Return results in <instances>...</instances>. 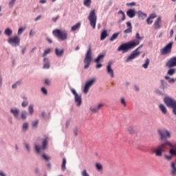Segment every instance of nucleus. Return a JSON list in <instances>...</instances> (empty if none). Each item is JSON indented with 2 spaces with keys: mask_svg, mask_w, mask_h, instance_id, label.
<instances>
[{
  "mask_svg": "<svg viewBox=\"0 0 176 176\" xmlns=\"http://www.w3.org/2000/svg\"><path fill=\"white\" fill-rule=\"evenodd\" d=\"M118 36H119V33H115L113 36L110 38L111 42H113L115 39H118Z\"/></svg>",
  "mask_w": 176,
  "mask_h": 176,
  "instance_id": "obj_31",
  "label": "nucleus"
},
{
  "mask_svg": "<svg viewBox=\"0 0 176 176\" xmlns=\"http://www.w3.org/2000/svg\"><path fill=\"white\" fill-rule=\"evenodd\" d=\"M168 75L172 76L175 74V69H172V67L168 71Z\"/></svg>",
  "mask_w": 176,
  "mask_h": 176,
  "instance_id": "obj_37",
  "label": "nucleus"
},
{
  "mask_svg": "<svg viewBox=\"0 0 176 176\" xmlns=\"http://www.w3.org/2000/svg\"><path fill=\"white\" fill-rule=\"evenodd\" d=\"M41 91L43 93H44L45 94H47V90H46V88H45V87L41 88Z\"/></svg>",
  "mask_w": 176,
  "mask_h": 176,
  "instance_id": "obj_55",
  "label": "nucleus"
},
{
  "mask_svg": "<svg viewBox=\"0 0 176 176\" xmlns=\"http://www.w3.org/2000/svg\"><path fill=\"white\" fill-rule=\"evenodd\" d=\"M138 16L139 19H142V20L146 19V16H147L146 14H145L141 11L138 12Z\"/></svg>",
  "mask_w": 176,
  "mask_h": 176,
  "instance_id": "obj_23",
  "label": "nucleus"
},
{
  "mask_svg": "<svg viewBox=\"0 0 176 176\" xmlns=\"http://www.w3.org/2000/svg\"><path fill=\"white\" fill-rule=\"evenodd\" d=\"M159 107L162 113H164V115H166V113H167V108H166V106H164V104H160Z\"/></svg>",
  "mask_w": 176,
  "mask_h": 176,
  "instance_id": "obj_25",
  "label": "nucleus"
},
{
  "mask_svg": "<svg viewBox=\"0 0 176 176\" xmlns=\"http://www.w3.org/2000/svg\"><path fill=\"white\" fill-rule=\"evenodd\" d=\"M135 38L138 40H133L129 43H125L120 45L118 48V51L126 53L131 49H134L135 46H138V45H140V41H142V39H144V36H140V33L138 32L136 33Z\"/></svg>",
  "mask_w": 176,
  "mask_h": 176,
  "instance_id": "obj_1",
  "label": "nucleus"
},
{
  "mask_svg": "<svg viewBox=\"0 0 176 176\" xmlns=\"http://www.w3.org/2000/svg\"><path fill=\"white\" fill-rule=\"evenodd\" d=\"M50 53V49L46 50L43 54V57H46V56H47V54H49Z\"/></svg>",
  "mask_w": 176,
  "mask_h": 176,
  "instance_id": "obj_41",
  "label": "nucleus"
},
{
  "mask_svg": "<svg viewBox=\"0 0 176 176\" xmlns=\"http://www.w3.org/2000/svg\"><path fill=\"white\" fill-rule=\"evenodd\" d=\"M164 157H165V159L166 160H171L172 159H173V155H166L165 156H164Z\"/></svg>",
  "mask_w": 176,
  "mask_h": 176,
  "instance_id": "obj_46",
  "label": "nucleus"
},
{
  "mask_svg": "<svg viewBox=\"0 0 176 176\" xmlns=\"http://www.w3.org/2000/svg\"><path fill=\"white\" fill-rule=\"evenodd\" d=\"M102 107H104V104L101 103L96 107H90L89 109L91 112H94V113H97V112H98V111H100Z\"/></svg>",
  "mask_w": 176,
  "mask_h": 176,
  "instance_id": "obj_15",
  "label": "nucleus"
},
{
  "mask_svg": "<svg viewBox=\"0 0 176 176\" xmlns=\"http://www.w3.org/2000/svg\"><path fill=\"white\" fill-rule=\"evenodd\" d=\"M88 19L91 26L92 27L93 30H94L97 24V15L96 14V10H92L90 12Z\"/></svg>",
  "mask_w": 176,
  "mask_h": 176,
  "instance_id": "obj_5",
  "label": "nucleus"
},
{
  "mask_svg": "<svg viewBox=\"0 0 176 176\" xmlns=\"http://www.w3.org/2000/svg\"><path fill=\"white\" fill-rule=\"evenodd\" d=\"M149 19H151V20H153V19H156V14H151L149 17Z\"/></svg>",
  "mask_w": 176,
  "mask_h": 176,
  "instance_id": "obj_50",
  "label": "nucleus"
},
{
  "mask_svg": "<svg viewBox=\"0 0 176 176\" xmlns=\"http://www.w3.org/2000/svg\"><path fill=\"white\" fill-rule=\"evenodd\" d=\"M164 101L166 107H168L169 108H173V107L176 105L175 100L170 97H165Z\"/></svg>",
  "mask_w": 176,
  "mask_h": 176,
  "instance_id": "obj_8",
  "label": "nucleus"
},
{
  "mask_svg": "<svg viewBox=\"0 0 176 176\" xmlns=\"http://www.w3.org/2000/svg\"><path fill=\"white\" fill-rule=\"evenodd\" d=\"M107 74L113 78V70L112 69V63H109L107 67Z\"/></svg>",
  "mask_w": 176,
  "mask_h": 176,
  "instance_id": "obj_17",
  "label": "nucleus"
},
{
  "mask_svg": "<svg viewBox=\"0 0 176 176\" xmlns=\"http://www.w3.org/2000/svg\"><path fill=\"white\" fill-rule=\"evenodd\" d=\"M17 85H20V82H17L12 85V89H16L17 87Z\"/></svg>",
  "mask_w": 176,
  "mask_h": 176,
  "instance_id": "obj_57",
  "label": "nucleus"
},
{
  "mask_svg": "<svg viewBox=\"0 0 176 176\" xmlns=\"http://www.w3.org/2000/svg\"><path fill=\"white\" fill-rule=\"evenodd\" d=\"M25 28H21L18 30V35H21L23 34V31H24Z\"/></svg>",
  "mask_w": 176,
  "mask_h": 176,
  "instance_id": "obj_45",
  "label": "nucleus"
},
{
  "mask_svg": "<svg viewBox=\"0 0 176 176\" xmlns=\"http://www.w3.org/2000/svg\"><path fill=\"white\" fill-rule=\"evenodd\" d=\"M150 60L149 59H146L145 61V63L142 65L143 68L146 69L148 68V65H149Z\"/></svg>",
  "mask_w": 176,
  "mask_h": 176,
  "instance_id": "obj_39",
  "label": "nucleus"
},
{
  "mask_svg": "<svg viewBox=\"0 0 176 176\" xmlns=\"http://www.w3.org/2000/svg\"><path fill=\"white\" fill-rule=\"evenodd\" d=\"M39 123V121H35L32 123L33 127H36L38 126V124Z\"/></svg>",
  "mask_w": 176,
  "mask_h": 176,
  "instance_id": "obj_56",
  "label": "nucleus"
},
{
  "mask_svg": "<svg viewBox=\"0 0 176 176\" xmlns=\"http://www.w3.org/2000/svg\"><path fill=\"white\" fill-rule=\"evenodd\" d=\"M129 131L130 134H133V133L134 131L133 130L132 128H130V129H129Z\"/></svg>",
  "mask_w": 176,
  "mask_h": 176,
  "instance_id": "obj_64",
  "label": "nucleus"
},
{
  "mask_svg": "<svg viewBox=\"0 0 176 176\" xmlns=\"http://www.w3.org/2000/svg\"><path fill=\"white\" fill-rule=\"evenodd\" d=\"M104 57H105V54L98 55L97 58L95 59V63H97L98 64L100 61H101V60H104Z\"/></svg>",
  "mask_w": 176,
  "mask_h": 176,
  "instance_id": "obj_24",
  "label": "nucleus"
},
{
  "mask_svg": "<svg viewBox=\"0 0 176 176\" xmlns=\"http://www.w3.org/2000/svg\"><path fill=\"white\" fill-rule=\"evenodd\" d=\"M75 102L76 103L77 107H80L82 105V96L80 95H76L74 96Z\"/></svg>",
  "mask_w": 176,
  "mask_h": 176,
  "instance_id": "obj_16",
  "label": "nucleus"
},
{
  "mask_svg": "<svg viewBox=\"0 0 176 176\" xmlns=\"http://www.w3.org/2000/svg\"><path fill=\"white\" fill-rule=\"evenodd\" d=\"M8 43H10L12 46H19V45H20V38L17 36L11 37L9 38Z\"/></svg>",
  "mask_w": 176,
  "mask_h": 176,
  "instance_id": "obj_10",
  "label": "nucleus"
},
{
  "mask_svg": "<svg viewBox=\"0 0 176 176\" xmlns=\"http://www.w3.org/2000/svg\"><path fill=\"white\" fill-rule=\"evenodd\" d=\"M25 146L28 151L30 152V144L26 143Z\"/></svg>",
  "mask_w": 176,
  "mask_h": 176,
  "instance_id": "obj_59",
  "label": "nucleus"
},
{
  "mask_svg": "<svg viewBox=\"0 0 176 176\" xmlns=\"http://www.w3.org/2000/svg\"><path fill=\"white\" fill-rule=\"evenodd\" d=\"M173 49V43L167 44L164 48L160 50L161 56H166V54H170L171 50Z\"/></svg>",
  "mask_w": 176,
  "mask_h": 176,
  "instance_id": "obj_6",
  "label": "nucleus"
},
{
  "mask_svg": "<svg viewBox=\"0 0 176 176\" xmlns=\"http://www.w3.org/2000/svg\"><path fill=\"white\" fill-rule=\"evenodd\" d=\"M78 133H79V129H78V128H75L74 129V135H78Z\"/></svg>",
  "mask_w": 176,
  "mask_h": 176,
  "instance_id": "obj_48",
  "label": "nucleus"
},
{
  "mask_svg": "<svg viewBox=\"0 0 176 176\" xmlns=\"http://www.w3.org/2000/svg\"><path fill=\"white\" fill-rule=\"evenodd\" d=\"M92 60L93 58H91V46L89 45L84 59V64H85L84 68L85 69H87V68L90 67V64H91Z\"/></svg>",
  "mask_w": 176,
  "mask_h": 176,
  "instance_id": "obj_4",
  "label": "nucleus"
},
{
  "mask_svg": "<svg viewBox=\"0 0 176 176\" xmlns=\"http://www.w3.org/2000/svg\"><path fill=\"white\" fill-rule=\"evenodd\" d=\"M118 14H122L121 21H124V20H126V14H124V12L120 10L118 11Z\"/></svg>",
  "mask_w": 176,
  "mask_h": 176,
  "instance_id": "obj_30",
  "label": "nucleus"
},
{
  "mask_svg": "<svg viewBox=\"0 0 176 176\" xmlns=\"http://www.w3.org/2000/svg\"><path fill=\"white\" fill-rule=\"evenodd\" d=\"M44 63H45L43 67L44 69H49L50 68V63H49V60L47 58H44Z\"/></svg>",
  "mask_w": 176,
  "mask_h": 176,
  "instance_id": "obj_22",
  "label": "nucleus"
},
{
  "mask_svg": "<svg viewBox=\"0 0 176 176\" xmlns=\"http://www.w3.org/2000/svg\"><path fill=\"white\" fill-rule=\"evenodd\" d=\"M109 34H108V30H104L102 32L100 35V41H104L107 36H108Z\"/></svg>",
  "mask_w": 176,
  "mask_h": 176,
  "instance_id": "obj_21",
  "label": "nucleus"
},
{
  "mask_svg": "<svg viewBox=\"0 0 176 176\" xmlns=\"http://www.w3.org/2000/svg\"><path fill=\"white\" fill-rule=\"evenodd\" d=\"M57 20H58V16H56V17H54L52 19V21L54 22V23H56V21H57Z\"/></svg>",
  "mask_w": 176,
  "mask_h": 176,
  "instance_id": "obj_58",
  "label": "nucleus"
},
{
  "mask_svg": "<svg viewBox=\"0 0 176 176\" xmlns=\"http://www.w3.org/2000/svg\"><path fill=\"white\" fill-rule=\"evenodd\" d=\"M158 133L161 136V140H165L167 137H170V132L167 130H159Z\"/></svg>",
  "mask_w": 176,
  "mask_h": 176,
  "instance_id": "obj_12",
  "label": "nucleus"
},
{
  "mask_svg": "<svg viewBox=\"0 0 176 176\" xmlns=\"http://www.w3.org/2000/svg\"><path fill=\"white\" fill-rule=\"evenodd\" d=\"M28 111L30 115H32L34 113V106L30 105L28 107Z\"/></svg>",
  "mask_w": 176,
  "mask_h": 176,
  "instance_id": "obj_40",
  "label": "nucleus"
},
{
  "mask_svg": "<svg viewBox=\"0 0 176 176\" xmlns=\"http://www.w3.org/2000/svg\"><path fill=\"white\" fill-rule=\"evenodd\" d=\"M142 45H140L136 50H135L132 54L126 58V63H129V61H131V60H134L135 57H138L141 52H138V50L141 49L142 47Z\"/></svg>",
  "mask_w": 176,
  "mask_h": 176,
  "instance_id": "obj_7",
  "label": "nucleus"
},
{
  "mask_svg": "<svg viewBox=\"0 0 176 176\" xmlns=\"http://www.w3.org/2000/svg\"><path fill=\"white\" fill-rule=\"evenodd\" d=\"M166 145H168L170 148H174V145L169 142L161 144L155 149L153 150V153H155L156 157H162V156H163V152L166 151Z\"/></svg>",
  "mask_w": 176,
  "mask_h": 176,
  "instance_id": "obj_2",
  "label": "nucleus"
},
{
  "mask_svg": "<svg viewBox=\"0 0 176 176\" xmlns=\"http://www.w3.org/2000/svg\"><path fill=\"white\" fill-rule=\"evenodd\" d=\"M10 112L14 115V118H19V109H11Z\"/></svg>",
  "mask_w": 176,
  "mask_h": 176,
  "instance_id": "obj_26",
  "label": "nucleus"
},
{
  "mask_svg": "<svg viewBox=\"0 0 176 176\" xmlns=\"http://www.w3.org/2000/svg\"><path fill=\"white\" fill-rule=\"evenodd\" d=\"M52 34L54 35V36L58 38V39H60V41H66V39L68 38V34L65 30H60L56 29L53 30Z\"/></svg>",
  "mask_w": 176,
  "mask_h": 176,
  "instance_id": "obj_3",
  "label": "nucleus"
},
{
  "mask_svg": "<svg viewBox=\"0 0 176 176\" xmlns=\"http://www.w3.org/2000/svg\"><path fill=\"white\" fill-rule=\"evenodd\" d=\"M66 164H67V160H65V158H63V163H62V166H61V170H62V171H65V170H66V167H65V166H66Z\"/></svg>",
  "mask_w": 176,
  "mask_h": 176,
  "instance_id": "obj_28",
  "label": "nucleus"
},
{
  "mask_svg": "<svg viewBox=\"0 0 176 176\" xmlns=\"http://www.w3.org/2000/svg\"><path fill=\"white\" fill-rule=\"evenodd\" d=\"M14 3H16V0H10L8 3L9 8H13V6H14Z\"/></svg>",
  "mask_w": 176,
  "mask_h": 176,
  "instance_id": "obj_38",
  "label": "nucleus"
},
{
  "mask_svg": "<svg viewBox=\"0 0 176 176\" xmlns=\"http://www.w3.org/2000/svg\"><path fill=\"white\" fill-rule=\"evenodd\" d=\"M45 85H50V81L48 79H46V80H45Z\"/></svg>",
  "mask_w": 176,
  "mask_h": 176,
  "instance_id": "obj_63",
  "label": "nucleus"
},
{
  "mask_svg": "<svg viewBox=\"0 0 176 176\" xmlns=\"http://www.w3.org/2000/svg\"><path fill=\"white\" fill-rule=\"evenodd\" d=\"M101 67H102V65L101 63H98L96 65V68H101Z\"/></svg>",
  "mask_w": 176,
  "mask_h": 176,
  "instance_id": "obj_62",
  "label": "nucleus"
},
{
  "mask_svg": "<svg viewBox=\"0 0 176 176\" xmlns=\"http://www.w3.org/2000/svg\"><path fill=\"white\" fill-rule=\"evenodd\" d=\"M23 130L28 129V124L24 123V124H23Z\"/></svg>",
  "mask_w": 176,
  "mask_h": 176,
  "instance_id": "obj_51",
  "label": "nucleus"
},
{
  "mask_svg": "<svg viewBox=\"0 0 176 176\" xmlns=\"http://www.w3.org/2000/svg\"><path fill=\"white\" fill-rule=\"evenodd\" d=\"M121 104H122L124 107H126V100H124V98H121Z\"/></svg>",
  "mask_w": 176,
  "mask_h": 176,
  "instance_id": "obj_53",
  "label": "nucleus"
},
{
  "mask_svg": "<svg viewBox=\"0 0 176 176\" xmlns=\"http://www.w3.org/2000/svg\"><path fill=\"white\" fill-rule=\"evenodd\" d=\"M126 15L128 17H130V19H133V17H135V10L133 9H130L126 12Z\"/></svg>",
  "mask_w": 176,
  "mask_h": 176,
  "instance_id": "obj_19",
  "label": "nucleus"
},
{
  "mask_svg": "<svg viewBox=\"0 0 176 176\" xmlns=\"http://www.w3.org/2000/svg\"><path fill=\"white\" fill-rule=\"evenodd\" d=\"M169 154L172 155L173 157L174 156H176V151L174 148H170L169 150Z\"/></svg>",
  "mask_w": 176,
  "mask_h": 176,
  "instance_id": "obj_36",
  "label": "nucleus"
},
{
  "mask_svg": "<svg viewBox=\"0 0 176 176\" xmlns=\"http://www.w3.org/2000/svg\"><path fill=\"white\" fill-rule=\"evenodd\" d=\"M55 54L58 57H63L64 54V50H60L58 48H56Z\"/></svg>",
  "mask_w": 176,
  "mask_h": 176,
  "instance_id": "obj_20",
  "label": "nucleus"
},
{
  "mask_svg": "<svg viewBox=\"0 0 176 176\" xmlns=\"http://www.w3.org/2000/svg\"><path fill=\"white\" fill-rule=\"evenodd\" d=\"M172 109H173V113H174V115H176V105L172 107Z\"/></svg>",
  "mask_w": 176,
  "mask_h": 176,
  "instance_id": "obj_60",
  "label": "nucleus"
},
{
  "mask_svg": "<svg viewBox=\"0 0 176 176\" xmlns=\"http://www.w3.org/2000/svg\"><path fill=\"white\" fill-rule=\"evenodd\" d=\"M81 174L82 176H90L86 170H82Z\"/></svg>",
  "mask_w": 176,
  "mask_h": 176,
  "instance_id": "obj_47",
  "label": "nucleus"
},
{
  "mask_svg": "<svg viewBox=\"0 0 176 176\" xmlns=\"http://www.w3.org/2000/svg\"><path fill=\"white\" fill-rule=\"evenodd\" d=\"M35 149H36V152L39 153L41 152V149H42V147H39L38 145L36 144Z\"/></svg>",
  "mask_w": 176,
  "mask_h": 176,
  "instance_id": "obj_44",
  "label": "nucleus"
},
{
  "mask_svg": "<svg viewBox=\"0 0 176 176\" xmlns=\"http://www.w3.org/2000/svg\"><path fill=\"white\" fill-rule=\"evenodd\" d=\"M80 27V23H77L72 28V31H76Z\"/></svg>",
  "mask_w": 176,
  "mask_h": 176,
  "instance_id": "obj_33",
  "label": "nucleus"
},
{
  "mask_svg": "<svg viewBox=\"0 0 176 176\" xmlns=\"http://www.w3.org/2000/svg\"><path fill=\"white\" fill-rule=\"evenodd\" d=\"M96 167L98 171H102V165L101 164L97 163Z\"/></svg>",
  "mask_w": 176,
  "mask_h": 176,
  "instance_id": "obj_35",
  "label": "nucleus"
},
{
  "mask_svg": "<svg viewBox=\"0 0 176 176\" xmlns=\"http://www.w3.org/2000/svg\"><path fill=\"white\" fill-rule=\"evenodd\" d=\"M42 16L39 15L35 19L34 21H38V20H40V19H41Z\"/></svg>",
  "mask_w": 176,
  "mask_h": 176,
  "instance_id": "obj_61",
  "label": "nucleus"
},
{
  "mask_svg": "<svg viewBox=\"0 0 176 176\" xmlns=\"http://www.w3.org/2000/svg\"><path fill=\"white\" fill-rule=\"evenodd\" d=\"M72 93H73L74 97H76V96H78V93H76V90L74 89H72Z\"/></svg>",
  "mask_w": 176,
  "mask_h": 176,
  "instance_id": "obj_49",
  "label": "nucleus"
},
{
  "mask_svg": "<svg viewBox=\"0 0 176 176\" xmlns=\"http://www.w3.org/2000/svg\"><path fill=\"white\" fill-rule=\"evenodd\" d=\"M126 6H135V2L128 3H126Z\"/></svg>",
  "mask_w": 176,
  "mask_h": 176,
  "instance_id": "obj_52",
  "label": "nucleus"
},
{
  "mask_svg": "<svg viewBox=\"0 0 176 176\" xmlns=\"http://www.w3.org/2000/svg\"><path fill=\"white\" fill-rule=\"evenodd\" d=\"M90 5H91V0H84L85 6H87V8H90Z\"/></svg>",
  "mask_w": 176,
  "mask_h": 176,
  "instance_id": "obj_32",
  "label": "nucleus"
},
{
  "mask_svg": "<svg viewBox=\"0 0 176 176\" xmlns=\"http://www.w3.org/2000/svg\"><path fill=\"white\" fill-rule=\"evenodd\" d=\"M49 142V138H45L43 140L42 143V149H46V146H47V143Z\"/></svg>",
  "mask_w": 176,
  "mask_h": 176,
  "instance_id": "obj_27",
  "label": "nucleus"
},
{
  "mask_svg": "<svg viewBox=\"0 0 176 176\" xmlns=\"http://www.w3.org/2000/svg\"><path fill=\"white\" fill-rule=\"evenodd\" d=\"M170 175H176V160L170 162Z\"/></svg>",
  "mask_w": 176,
  "mask_h": 176,
  "instance_id": "obj_13",
  "label": "nucleus"
},
{
  "mask_svg": "<svg viewBox=\"0 0 176 176\" xmlns=\"http://www.w3.org/2000/svg\"><path fill=\"white\" fill-rule=\"evenodd\" d=\"M160 23H162V18L158 17L154 23V27L155 30H159L161 28Z\"/></svg>",
  "mask_w": 176,
  "mask_h": 176,
  "instance_id": "obj_18",
  "label": "nucleus"
},
{
  "mask_svg": "<svg viewBox=\"0 0 176 176\" xmlns=\"http://www.w3.org/2000/svg\"><path fill=\"white\" fill-rule=\"evenodd\" d=\"M146 23H147V24H148V25H151V24H152V23H153V20L148 17L146 19Z\"/></svg>",
  "mask_w": 176,
  "mask_h": 176,
  "instance_id": "obj_43",
  "label": "nucleus"
},
{
  "mask_svg": "<svg viewBox=\"0 0 176 176\" xmlns=\"http://www.w3.org/2000/svg\"><path fill=\"white\" fill-rule=\"evenodd\" d=\"M21 117V119H27V112L23 111Z\"/></svg>",
  "mask_w": 176,
  "mask_h": 176,
  "instance_id": "obj_42",
  "label": "nucleus"
},
{
  "mask_svg": "<svg viewBox=\"0 0 176 176\" xmlns=\"http://www.w3.org/2000/svg\"><path fill=\"white\" fill-rule=\"evenodd\" d=\"M95 82H96V80L91 79L85 83V85L84 87V90H83L85 94H87V93H89V90L90 89L91 86L94 85Z\"/></svg>",
  "mask_w": 176,
  "mask_h": 176,
  "instance_id": "obj_9",
  "label": "nucleus"
},
{
  "mask_svg": "<svg viewBox=\"0 0 176 176\" xmlns=\"http://www.w3.org/2000/svg\"><path fill=\"white\" fill-rule=\"evenodd\" d=\"M43 157L45 159V160H49L50 157L49 156L46 155V154H43Z\"/></svg>",
  "mask_w": 176,
  "mask_h": 176,
  "instance_id": "obj_54",
  "label": "nucleus"
},
{
  "mask_svg": "<svg viewBox=\"0 0 176 176\" xmlns=\"http://www.w3.org/2000/svg\"><path fill=\"white\" fill-rule=\"evenodd\" d=\"M126 26L128 27V28L124 31V34H130L133 32V26L131 25V22H126Z\"/></svg>",
  "mask_w": 176,
  "mask_h": 176,
  "instance_id": "obj_14",
  "label": "nucleus"
},
{
  "mask_svg": "<svg viewBox=\"0 0 176 176\" xmlns=\"http://www.w3.org/2000/svg\"><path fill=\"white\" fill-rule=\"evenodd\" d=\"M28 105V101H27V98L23 97V102H22V107L25 108Z\"/></svg>",
  "mask_w": 176,
  "mask_h": 176,
  "instance_id": "obj_34",
  "label": "nucleus"
},
{
  "mask_svg": "<svg viewBox=\"0 0 176 176\" xmlns=\"http://www.w3.org/2000/svg\"><path fill=\"white\" fill-rule=\"evenodd\" d=\"M5 35H7L8 36H10V35H12V34H13V31H12V30H10V28H7L6 29L5 32H4Z\"/></svg>",
  "mask_w": 176,
  "mask_h": 176,
  "instance_id": "obj_29",
  "label": "nucleus"
},
{
  "mask_svg": "<svg viewBox=\"0 0 176 176\" xmlns=\"http://www.w3.org/2000/svg\"><path fill=\"white\" fill-rule=\"evenodd\" d=\"M166 67L168 68H174V67H176V56L170 58L166 63Z\"/></svg>",
  "mask_w": 176,
  "mask_h": 176,
  "instance_id": "obj_11",
  "label": "nucleus"
}]
</instances>
